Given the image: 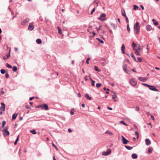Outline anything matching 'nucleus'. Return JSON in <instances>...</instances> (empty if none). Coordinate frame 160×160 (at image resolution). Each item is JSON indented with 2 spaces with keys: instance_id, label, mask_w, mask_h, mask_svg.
<instances>
[{
  "instance_id": "1",
  "label": "nucleus",
  "mask_w": 160,
  "mask_h": 160,
  "mask_svg": "<svg viewBox=\"0 0 160 160\" xmlns=\"http://www.w3.org/2000/svg\"><path fill=\"white\" fill-rule=\"evenodd\" d=\"M134 29L136 31V33L138 34L140 32V23L138 22H137L134 26Z\"/></svg>"
},
{
  "instance_id": "2",
  "label": "nucleus",
  "mask_w": 160,
  "mask_h": 160,
  "mask_svg": "<svg viewBox=\"0 0 160 160\" xmlns=\"http://www.w3.org/2000/svg\"><path fill=\"white\" fill-rule=\"evenodd\" d=\"M127 65L125 64L123 66V71L128 74H130L131 73L132 71L130 69L128 68V69L126 68Z\"/></svg>"
},
{
  "instance_id": "3",
  "label": "nucleus",
  "mask_w": 160,
  "mask_h": 160,
  "mask_svg": "<svg viewBox=\"0 0 160 160\" xmlns=\"http://www.w3.org/2000/svg\"><path fill=\"white\" fill-rule=\"evenodd\" d=\"M98 19L101 21H104L106 20V15L105 13L101 14L100 17L98 18Z\"/></svg>"
},
{
  "instance_id": "4",
  "label": "nucleus",
  "mask_w": 160,
  "mask_h": 160,
  "mask_svg": "<svg viewBox=\"0 0 160 160\" xmlns=\"http://www.w3.org/2000/svg\"><path fill=\"white\" fill-rule=\"evenodd\" d=\"M130 84L133 86H135L137 84V82L134 78H132L130 80Z\"/></svg>"
},
{
  "instance_id": "5",
  "label": "nucleus",
  "mask_w": 160,
  "mask_h": 160,
  "mask_svg": "<svg viewBox=\"0 0 160 160\" xmlns=\"http://www.w3.org/2000/svg\"><path fill=\"white\" fill-rule=\"evenodd\" d=\"M111 152V150L110 149H108L107 151L104 152L102 153V155L103 156H107L109 155Z\"/></svg>"
},
{
  "instance_id": "6",
  "label": "nucleus",
  "mask_w": 160,
  "mask_h": 160,
  "mask_svg": "<svg viewBox=\"0 0 160 160\" xmlns=\"http://www.w3.org/2000/svg\"><path fill=\"white\" fill-rule=\"evenodd\" d=\"M29 19L28 18H27L21 23V24L22 25L24 26L29 22Z\"/></svg>"
},
{
  "instance_id": "7",
  "label": "nucleus",
  "mask_w": 160,
  "mask_h": 160,
  "mask_svg": "<svg viewBox=\"0 0 160 160\" xmlns=\"http://www.w3.org/2000/svg\"><path fill=\"white\" fill-rule=\"evenodd\" d=\"M122 139V141L123 143L124 144H126L129 142V141L126 139L123 136H121Z\"/></svg>"
},
{
  "instance_id": "8",
  "label": "nucleus",
  "mask_w": 160,
  "mask_h": 160,
  "mask_svg": "<svg viewBox=\"0 0 160 160\" xmlns=\"http://www.w3.org/2000/svg\"><path fill=\"white\" fill-rule=\"evenodd\" d=\"M152 91H158V90L156 89V87L153 86H151L149 85V87H148Z\"/></svg>"
},
{
  "instance_id": "9",
  "label": "nucleus",
  "mask_w": 160,
  "mask_h": 160,
  "mask_svg": "<svg viewBox=\"0 0 160 160\" xmlns=\"http://www.w3.org/2000/svg\"><path fill=\"white\" fill-rule=\"evenodd\" d=\"M2 132L3 135L4 136L9 135L10 133L7 130L3 129Z\"/></svg>"
},
{
  "instance_id": "10",
  "label": "nucleus",
  "mask_w": 160,
  "mask_h": 160,
  "mask_svg": "<svg viewBox=\"0 0 160 160\" xmlns=\"http://www.w3.org/2000/svg\"><path fill=\"white\" fill-rule=\"evenodd\" d=\"M1 105L2 106L0 107V110L2 111H4L5 109V105L4 103L2 102L1 103Z\"/></svg>"
},
{
  "instance_id": "11",
  "label": "nucleus",
  "mask_w": 160,
  "mask_h": 160,
  "mask_svg": "<svg viewBox=\"0 0 160 160\" xmlns=\"http://www.w3.org/2000/svg\"><path fill=\"white\" fill-rule=\"evenodd\" d=\"M138 79L142 82H145L147 80V78L139 77L138 78Z\"/></svg>"
},
{
  "instance_id": "12",
  "label": "nucleus",
  "mask_w": 160,
  "mask_h": 160,
  "mask_svg": "<svg viewBox=\"0 0 160 160\" xmlns=\"http://www.w3.org/2000/svg\"><path fill=\"white\" fill-rule=\"evenodd\" d=\"M145 144L147 146H149L151 144L150 140L148 138H147L145 140Z\"/></svg>"
},
{
  "instance_id": "13",
  "label": "nucleus",
  "mask_w": 160,
  "mask_h": 160,
  "mask_svg": "<svg viewBox=\"0 0 160 160\" xmlns=\"http://www.w3.org/2000/svg\"><path fill=\"white\" fill-rule=\"evenodd\" d=\"M42 109L44 108L45 110H48V105L46 104H43L42 105Z\"/></svg>"
},
{
  "instance_id": "14",
  "label": "nucleus",
  "mask_w": 160,
  "mask_h": 160,
  "mask_svg": "<svg viewBox=\"0 0 160 160\" xmlns=\"http://www.w3.org/2000/svg\"><path fill=\"white\" fill-rule=\"evenodd\" d=\"M34 27L33 25L30 23L28 27V29L30 31H32L34 29Z\"/></svg>"
},
{
  "instance_id": "15",
  "label": "nucleus",
  "mask_w": 160,
  "mask_h": 160,
  "mask_svg": "<svg viewBox=\"0 0 160 160\" xmlns=\"http://www.w3.org/2000/svg\"><path fill=\"white\" fill-rule=\"evenodd\" d=\"M146 28L148 31H149L151 30L152 28L151 25H148L146 26Z\"/></svg>"
},
{
  "instance_id": "16",
  "label": "nucleus",
  "mask_w": 160,
  "mask_h": 160,
  "mask_svg": "<svg viewBox=\"0 0 160 160\" xmlns=\"http://www.w3.org/2000/svg\"><path fill=\"white\" fill-rule=\"evenodd\" d=\"M125 49V46L123 44H122L121 47V51L122 53L123 54H125V52L124 51Z\"/></svg>"
},
{
  "instance_id": "17",
  "label": "nucleus",
  "mask_w": 160,
  "mask_h": 160,
  "mask_svg": "<svg viewBox=\"0 0 160 160\" xmlns=\"http://www.w3.org/2000/svg\"><path fill=\"white\" fill-rule=\"evenodd\" d=\"M113 92L114 94V95H112V99L114 100V101L115 102H116L117 100L116 99L115 100V98H116L117 97L116 93L114 92Z\"/></svg>"
},
{
  "instance_id": "18",
  "label": "nucleus",
  "mask_w": 160,
  "mask_h": 160,
  "mask_svg": "<svg viewBox=\"0 0 160 160\" xmlns=\"http://www.w3.org/2000/svg\"><path fill=\"white\" fill-rule=\"evenodd\" d=\"M138 156L137 155L135 154V153H133L132 155V158L133 159H136L137 158Z\"/></svg>"
},
{
  "instance_id": "19",
  "label": "nucleus",
  "mask_w": 160,
  "mask_h": 160,
  "mask_svg": "<svg viewBox=\"0 0 160 160\" xmlns=\"http://www.w3.org/2000/svg\"><path fill=\"white\" fill-rule=\"evenodd\" d=\"M131 56L135 62H138V61H137L133 53H131Z\"/></svg>"
},
{
  "instance_id": "20",
  "label": "nucleus",
  "mask_w": 160,
  "mask_h": 160,
  "mask_svg": "<svg viewBox=\"0 0 160 160\" xmlns=\"http://www.w3.org/2000/svg\"><path fill=\"white\" fill-rule=\"evenodd\" d=\"M85 97L87 99L89 100H91L92 99L90 97L88 94H86Z\"/></svg>"
},
{
  "instance_id": "21",
  "label": "nucleus",
  "mask_w": 160,
  "mask_h": 160,
  "mask_svg": "<svg viewBox=\"0 0 160 160\" xmlns=\"http://www.w3.org/2000/svg\"><path fill=\"white\" fill-rule=\"evenodd\" d=\"M17 114H16L15 113H14L13 114L12 117V120H14L16 119Z\"/></svg>"
},
{
  "instance_id": "22",
  "label": "nucleus",
  "mask_w": 160,
  "mask_h": 160,
  "mask_svg": "<svg viewBox=\"0 0 160 160\" xmlns=\"http://www.w3.org/2000/svg\"><path fill=\"white\" fill-rule=\"evenodd\" d=\"M105 133L106 134H109L111 135H113V134L111 132L107 130L105 132Z\"/></svg>"
},
{
  "instance_id": "23",
  "label": "nucleus",
  "mask_w": 160,
  "mask_h": 160,
  "mask_svg": "<svg viewBox=\"0 0 160 160\" xmlns=\"http://www.w3.org/2000/svg\"><path fill=\"white\" fill-rule=\"evenodd\" d=\"M36 42L38 44H41L42 42L41 40L39 38L37 39L36 40Z\"/></svg>"
},
{
  "instance_id": "24",
  "label": "nucleus",
  "mask_w": 160,
  "mask_h": 160,
  "mask_svg": "<svg viewBox=\"0 0 160 160\" xmlns=\"http://www.w3.org/2000/svg\"><path fill=\"white\" fill-rule=\"evenodd\" d=\"M152 21L153 22V24L155 26H156L158 25V23L157 22H155V20L154 19H152Z\"/></svg>"
},
{
  "instance_id": "25",
  "label": "nucleus",
  "mask_w": 160,
  "mask_h": 160,
  "mask_svg": "<svg viewBox=\"0 0 160 160\" xmlns=\"http://www.w3.org/2000/svg\"><path fill=\"white\" fill-rule=\"evenodd\" d=\"M125 147L127 149L129 150H131L132 148V147H131L128 146H125Z\"/></svg>"
},
{
  "instance_id": "26",
  "label": "nucleus",
  "mask_w": 160,
  "mask_h": 160,
  "mask_svg": "<svg viewBox=\"0 0 160 160\" xmlns=\"http://www.w3.org/2000/svg\"><path fill=\"white\" fill-rule=\"evenodd\" d=\"M30 132L34 134H36V132L35 130L34 129L30 130Z\"/></svg>"
},
{
  "instance_id": "27",
  "label": "nucleus",
  "mask_w": 160,
  "mask_h": 160,
  "mask_svg": "<svg viewBox=\"0 0 160 160\" xmlns=\"http://www.w3.org/2000/svg\"><path fill=\"white\" fill-rule=\"evenodd\" d=\"M94 69L96 71H97L98 72H99L101 71V70L100 69H98V67L96 66H95L94 67Z\"/></svg>"
},
{
  "instance_id": "28",
  "label": "nucleus",
  "mask_w": 160,
  "mask_h": 160,
  "mask_svg": "<svg viewBox=\"0 0 160 160\" xmlns=\"http://www.w3.org/2000/svg\"><path fill=\"white\" fill-rule=\"evenodd\" d=\"M152 148H149L148 150V154H150L151 153L152 151Z\"/></svg>"
},
{
  "instance_id": "29",
  "label": "nucleus",
  "mask_w": 160,
  "mask_h": 160,
  "mask_svg": "<svg viewBox=\"0 0 160 160\" xmlns=\"http://www.w3.org/2000/svg\"><path fill=\"white\" fill-rule=\"evenodd\" d=\"M136 44H135L134 43V42H132V47L134 50H135V47L136 46Z\"/></svg>"
},
{
  "instance_id": "30",
  "label": "nucleus",
  "mask_w": 160,
  "mask_h": 160,
  "mask_svg": "<svg viewBox=\"0 0 160 160\" xmlns=\"http://www.w3.org/2000/svg\"><path fill=\"white\" fill-rule=\"evenodd\" d=\"M137 48H138L137 49H135V50H137V51H140L141 50V47H140V46L139 44L137 46Z\"/></svg>"
},
{
  "instance_id": "31",
  "label": "nucleus",
  "mask_w": 160,
  "mask_h": 160,
  "mask_svg": "<svg viewBox=\"0 0 160 160\" xmlns=\"http://www.w3.org/2000/svg\"><path fill=\"white\" fill-rule=\"evenodd\" d=\"M123 12H122V15L123 17H126L127 16L125 12V10L123 9Z\"/></svg>"
},
{
  "instance_id": "32",
  "label": "nucleus",
  "mask_w": 160,
  "mask_h": 160,
  "mask_svg": "<svg viewBox=\"0 0 160 160\" xmlns=\"http://www.w3.org/2000/svg\"><path fill=\"white\" fill-rule=\"evenodd\" d=\"M135 53L136 54V55L138 56H140V54L139 52V51H137V50H135Z\"/></svg>"
},
{
  "instance_id": "33",
  "label": "nucleus",
  "mask_w": 160,
  "mask_h": 160,
  "mask_svg": "<svg viewBox=\"0 0 160 160\" xmlns=\"http://www.w3.org/2000/svg\"><path fill=\"white\" fill-rule=\"evenodd\" d=\"M12 70L14 72H16L17 70V68L16 66H14L12 68Z\"/></svg>"
},
{
  "instance_id": "34",
  "label": "nucleus",
  "mask_w": 160,
  "mask_h": 160,
  "mask_svg": "<svg viewBox=\"0 0 160 160\" xmlns=\"http://www.w3.org/2000/svg\"><path fill=\"white\" fill-rule=\"evenodd\" d=\"M120 123L122 124L125 125L126 126H127V124L123 121H121L120 122Z\"/></svg>"
},
{
  "instance_id": "35",
  "label": "nucleus",
  "mask_w": 160,
  "mask_h": 160,
  "mask_svg": "<svg viewBox=\"0 0 160 160\" xmlns=\"http://www.w3.org/2000/svg\"><path fill=\"white\" fill-rule=\"evenodd\" d=\"M6 121H3L2 122V128L4 127V126L6 123Z\"/></svg>"
},
{
  "instance_id": "36",
  "label": "nucleus",
  "mask_w": 160,
  "mask_h": 160,
  "mask_svg": "<svg viewBox=\"0 0 160 160\" xmlns=\"http://www.w3.org/2000/svg\"><path fill=\"white\" fill-rule=\"evenodd\" d=\"M58 32L59 34H61L62 33V30L59 27H58Z\"/></svg>"
},
{
  "instance_id": "37",
  "label": "nucleus",
  "mask_w": 160,
  "mask_h": 160,
  "mask_svg": "<svg viewBox=\"0 0 160 160\" xmlns=\"http://www.w3.org/2000/svg\"><path fill=\"white\" fill-rule=\"evenodd\" d=\"M138 8V7L136 5H133V9L135 10H137Z\"/></svg>"
},
{
  "instance_id": "38",
  "label": "nucleus",
  "mask_w": 160,
  "mask_h": 160,
  "mask_svg": "<svg viewBox=\"0 0 160 160\" xmlns=\"http://www.w3.org/2000/svg\"><path fill=\"white\" fill-rule=\"evenodd\" d=\"M6 66L8 68H12V66L8 63L6 64Z\"/></svg>"
},
{
  "instance_id": "39",
  "label": "nucleus",
  "mask_w": 160,
  "mask_h": 160,
  "mask_svg": "<svg viewBox=\"0 0 160 160\" xmlns=\"http://www.w3.org/2000/svg\"><path fill=\"white\" fill-rule=\"evenodd\" d=\"M101 83H97L96 84L97 87L98 88L100 87L101 86Z\"/></svg>"
},
{
  "instance_id": "40",
  "label": "nucleus",
  "mask_w": 160,
  "mask_h": 160,
  "mask_svg": "<svg viewBox=\"0 0 160 160\" xmlns=\"http://www.w3.org/2000/svg\"><path fill=\"white\" fill-rule=\"evenodd\" d=\"M19 139V136L16 139L15 142H14V144L15 145H16L17 144V142H18Z\"/></svg>"
},
{
  "instance_id": "41",
  "label": "nucleus",
  "mask_w": 160,
  "mask_h": 160,
  "mask_svg": "<svg viewBox=\"0 0 160 160\" xmlns=\"http://www.w3.org/2000/svg\"><path fill=\"white\" fill-rule=\"evenodd\" d=\"M96 39L98 40L101 43H104V42L103 40L100 39L99 38H97Z\"/></svg>"
},
{
  "instance_id": "42",
  "label": "nucleus",
  "mask_w": 160,
  "mask_h": 160,
  "mask_svg": "<svg viewBox=\"0 0 160 160\" xmlns=\"http://www.w3.org/2000/svg\"><path fill=\"white\" fill-rule=\"evenodd\" d=\"M2 74H4L5 72V71L4 69H2L0 70Z\"/></svg>"
},
{
  "instance_id": "43",
  "label": "nucleus",
  "mask_w": 160,
  "mask_h": 160,
  "mask_svg": "<svg viewBox=\"0 0 160 160\" xmlns=\"http://www.w3.org/2000/svg\"><path fill=\"white\" fill-rule=\"evenodd\" d=\"M127 30L128 31V32H130V28L129 27V24H128L127 25Z\"/></svg>"
},
{
  "instance_id": "44",
  "label": "nucleus",
  "mask_w": 160,
  "mask_h": 160,
  "mask_svg": "<svg viewBox=\"0 0 160 160\" xmlns=\"http://www.w3.org/2000/svg\"><path fill=\"white\" fill-rule=\"evenodd\" d=\"M91 82H92V83H91L92 85L93 86H95V81H94L93 80H92Z\"/></svg>"
},
{
  "instance_id": "45",
  "label": "nucleus",
  "mask_w": 160,
  "mask_h": 160,
  "mask_svg": "<svg viewBox=\"0 0 160 160\" xmlns=\"http://www.w3.org/2000/svg\"><path fill=\"white\" fill-rule=\"evenodd\" d=\"M137 58H138V62H142V61L141 58L140 57H138Z\"/></svg>"
},
{
  "instance_id": "46",
  "label": "nucleus",
  "mask_w": 160,
  "mask_h": 160,
  "mask_svg": "<svg viewBox=\"0 0 160 160\" xmlns=\"http://www.w3.org/2000/svg\"><path fill=\"white\" fill-rule=\"evenodd\" d=\"M90 59L89 58H88L87 59L86 62L87 64H88L89 63V60Z\"/></svg>"
},
{
  "instance_id": "47",
  "label": "nucleus",
  "mask_w": 160,
  "mask_h": 160,
  "mask_svg": "<svg viewBox=\"0 0 160 160\" xmlns=\"http://www.w3.org/2000/svg\"><path fill=\"white\" fill-rule=\"evenodd\" d=\"M135 134L136 135H137V138H138V133L137 131H135Z\"/></svg>"
},
{
  "instance_id": "48",
  "label": "nucleus",
  "mask_w": 160,
  "mask_h": 160,
  "mask_svg": "<svg viewBox=\"0 0 160 160\" xmlns=\"http://www.w3.org/2000/svg\"><path fill=\"white\" fill-rule=\"evenodd\" d=\"M74 110V109H72V111L70 112V114L71 115H73L74 114V112L72 111V110Z\"/></svg>"
},
{
  "instance_id": "49",
  "label": "nucleus",
  "mask_w": 160,
  "mask_h": 160,
  "mask_svg": "<svg viewBox=\"0 0 160 160\" xmlns=\"http://www.w3.org/2000/svg\"><path fill=\"white\" fill-rule=\"evenodd\" d=\"M142 84L144 85V86H146L148 87H149V85H148L147 84H146V83H142Z\"/></svg>"
},
{
  "instance_id": "50",
  "label": "nucleus",
  "mask_w": 160,
  "mask_h": 160,
  "mask_svg": "<svg viewBox=\"0 0 160 160\" xmlns=\"http://www.w3.org/2000/svg\"><path fill=\"white\" fill-rule=\"evenodd\" d=\"M5 77H6V78H8L9 77V74L8 73H6V74Z\"/></svg>"
},
{
  "instance_id": "51",
  "label": "nucleus",
  "mask_w": 160,
  "mask_h": 160,
  "mask_svg": "<svg viewBox=\"0 0 160 160\" xmlns=\"http://www.w3.org/2000/svg\"><path fill=\"white\" fill-rule=\"evenodd\" d=\"M95 9L94 8L92 10L91 12V14H93V12H94L95 11Z\"/></svg>"
},
{
  "instance_id": "52",
  "label": "nucleus",
  "mask_w": 160,
  "mask_h": 160,
  "mask_svg": "<svg viewBox=\"0 0 160 160\" xmlns=\"http://www.w3.org/2000/svg\"><path fill=\"white\" fill-rule=\"evenodd\" d=\"M135 110L137 111H138L139 110V108L138 107H136Z\"/></svg>"
},
{
  "instance_id": "53",
  "label": "nucleus",
  "mask_w": 160,
  "mask_h": 160,
  "mask_svg": "<svg viewBox=\"0 0 160 160\" xmlns=\"http://www.w3.org/2000/svg\"><path fill=\"white\" fill-rule=\"evenodd\" d=\"M125 18H126V22L127 23H128L129 22V20H128V18L127 17V16L126 17H125Z\"/></svg>"
},
{
  "instance_id": "54",
  "label": "nucleus",
  "mask_w": 160,
  "mask_h": 160,
  "mask_svg": "<svg viewBox=\"0 0 160 160\" xmlns=\"http://www.w3.org/2000/svg\"><path fill=\"white\" fill-rule=\"evenodd\" d=\"M103 90H107V91H109L110 90L109 88H106L105 87L103 88Z\"/></svg>"
},
{
  "instance_id": "55",
  "label": "nucleus",
  "mask_w": 160,
  "mask_h": 160,
  "mask_svg": "<svg viewBox=\"0 0 160 160\" xmlns=\"http://www.w3.org/2000/svg\"><path fill=\"white\" fill-rule=\"evenodd\" d=\"M42 105H38L37 106V108H42Z\"/></svg>"
},
{
  "instance_id": "56",
  "label": "nucleus",
  "mask_w": 160,
  "mask_h": 160,
  "mask_svg": "<svg viewBox=\"0 0 160 160\" xmlns=\"http://www.w3.org/2000/svg\"><path fill=\"white\" fill-rule=\"evenodd\" d=\"M52 145L53 147H55L56 149H57V147L52 142Z\"/></svg>"
},
{
  "instance_id": "57",
  "label": "nucleus",
  "mask_w": 160,
  "mask_h": 160,
  "mask_svg": "<svg viewBox=\"0 0 160 160\" xmlns=\"http://www.w3.org/2000/svg\"><path fill=\"white\" fill-rule=\"evenodd\" d=\"M100 26L98 28H96V29L97 30V31H99V30H100L101 29V28H100Z\"/></svg>"
},
{
  "instance_id": "58",
  "label": "nucleus",
  "mask_w": 160,
  "mask_h": 160,
  "mask_svg": "<svg viewBox=\"0 0 160 160\" xmlns=\"http://www.w3.org/2000/svg\"><path fill=\"white\" fill-rule=\"evenodd\" d=\"M78 96L79 98H80L81 97V95L80 93H78Z\"/></svg>"
},
{
  "instance_id": "59",
  "label": "nucleus",
  "mask_w": 160,
  "mask_h": 160,
  "mask_svg": "<svg viewBox=\"0 0 160 160\" xmlns=\"http://www.w3.org/2000/svg\"><path fill=\"white\" fill-rule=\"evenodd\" d=\"M68 131L70 132H71L72 131L71 129L70 128H68Z\"/></svg>"
},
{
  "instance_id": "60",
  "label": "nucleus",
  "mask_w": 160,
  "mask_h": 160,
  "mask_svg": "<svg viewBox=\"0 0 160 160\" xmlns=\"http://www.w3.org/2000/svg\"><path fill=\"white\" fill-rule=\"evenodd\" d=\"M151 118L153 120H154L155 119L154 117L152 115L151 116Z\"/></svg>"
},
{
  "instance_id": "61",
  "label": "nucleus",
  "mask_w": 160,
  "mask_h": 160,
  "mask_svg": "<svg viewBox=\"0 0 160 160\" xmlns=\"http://www.w3.org/2000/svg\"><path fill=\"white\" fill-rule=\"evenodd\" d=\"M140 7L141 8L142 10H144V8L143 6L142 5H140Z\"/></svg>"
},
{
  "instance_id": "62",
  "label": "nucleus",
  "mask_w": 160,
  "mask_h": 160,
  "mask_svg": "<svg viewBox=\"0 0 160 160\" xmlns=\"http://www.w3.org/2000/svg\"><path fill=\"white\" fill-rule=\"evenodd\" d=\"M10 52V51H9V52ZM10 56V52H9V53L7 55V57L8 58V57H9Z\"/></svg>"
},
{
  "instance_id": "63",
  "label": "nucleus",
  "mask_w": 160,
  "mask_h": 160,
  "mask_svg": "<svg viewBox=\"0 0 160 160\" xmlns=\"http://www.w3.org/2000/svg\"><path fill=\"white\" fill-rule=\"evenodd\" d=\"M34 98V97H30L29 98V100H32Z\"/></svg>"
},
{
  "instance_id": "64",
  "label": "nucleus",
  "mask_w": 160,
  "mask_h": 160,
  "mask_svg": "<svg viewBox=\"0 0 160 160\" xmlns=\"http://www.w3.org/2000/svg\"><path fill=\"white\" fill-rule=\"evenodd\" d=\"M52 158H53V160H56L55 156H53Z\"/></svg>"
}]
</instances>
